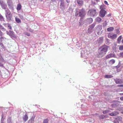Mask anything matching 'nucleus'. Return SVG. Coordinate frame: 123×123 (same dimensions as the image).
Returning <instances> with one entry per match:
<instances>
[{
	"label": "nucleus",
	"mask_w": 123,
	"mask_h": 123,
	"mask_svg": "<svg viewBox=\"0 0 123 123\" xmlns=\"http://www.w3.org/2000/svg\"><path fill=\"white\" fill-rule=\"evenodd\" d=\"M108 47L107 45H103L98 49V51L97 54V57L99 58L103 56L107 51Z\"/></svg>",
	"instance_id": "f257e3e1"
},
{
	"label": "nucleus",
	"mask_w": 123,
	"mask_h": 123,
	"mask_svg": "<svg viewBox=\"0 0 123 123\" xmlns=\"http://www.w3.org/2000/svg\"><path fill=\"white\" fill-rule=\"evenodd\" d=\"M79 14V16L81 17H83L86 14V12L84 8H82L79 10V12L77 11L75 13V16H77Z\"/></svg>",
	"instance_id": "f03ea898"
},
{
	"label": "nucleus",
	"mask_w": 123,
	"mask_h": 123,
	"mask_svg": "<svg viewBox=\"0 0 123 123\" xmlns=\"http://www.w3.org/2000/svg\"><path fill=\"white\" fill-rule=\"evenodd\" d=\"M5 12V15L8 21L11 20L12 17V15L11 12L10 11L9 9L7 10H6Z\"/></svg>",
	"instance_id": "7ed1b4c3"
},
{
	"label": "nucleus",
	"mask_w": 123,
	"mask_h": 123,
	"mask_svg": "<svg viewBox=\"0 0 123 123\" xmlns=\"http://www.w3.org/2000/svg\"><path fill=\"white\" fill-rule=\"evenodd\" d=\"M97 14V12L96 10L93 9L89 10L87 12V14L91 16H94L96 15Z\"/></svg>",
	"instance_id": "20e7f679"
},
{
	"label": "nucleus",
	"mask_w": 123,
	"mask_h": 123,
	"mask_svg": "<svg viewBox=\"0 0 123 123\" xmlns=\"http://www.w3.org/2000/svg\"><path fill=\"white\" fill-rule=\"evenodd\" d=\"M68 4H65L64 2L60 3V7L62 10L64 11L65 9L68 7Z\"/></svg>",
	"instance_id": "39448f33"
},
{
	"label": "nucleus",
	"mask_w": 123,
	"mask_h": 123,
	"mask_svg": "<svg viewBox=\"0 0 123 123\" xmlns=\"http://www.w3.org/2000/svg\"><path fill=\"white\" fill-rule=\"evenodd\" d=\"M96 30L95 32L97 33L98 35H100L102 33V31H101L102 28V26L101 25H98L96 27Z\"/></svg>",
	"instance_id": "423d86ee"
},
{
	"label": "nucleus",
	"mask_w": 123,
	"mask_h": 123,
	"mask_svg": "<svg viewBox=\"0 0 123 123\" xmlns=\"http://www.w3.org/2000/svg\"><path fill=\"white\" fill-rule=\"evenodd\" d=\"M7 2L9 8L11 10H13V7L12 0H7Z\"/></svg>",
	"instance_id": "0eeeda50"
},
{
	"label": "nucleus",
	"mask_w": 123,
	"mask_h": 123,
	"mask_svg": "<svg viewBox=\"0 0 123 123\" xmlns=\"http://www.w3.org/2000/svg\"><path fill=\"white\" fill-rule=\"evenodd\" d=\"M6 34L10 36L12 38H16V36L14 34V32L12 31H6Z\"/></svg>",
	"instance_id": "6e6552de"
},
{
	"label": "nucleus",
	"mask_w": 123,
	"mask_h": 123,
	"mask_svg": "<svg viewBox=\"0 0 123 123\" xmlns=\"http://www.w3.org/2000/svg\"><path fill=\"white\" fill-rule=\"evenodd\" d=\"M117 36V34H113L111 33H109L108 35V38L112 39H115L116 38Z\"/></svg>",
	"instance_id": "1a4fd4ad"
},
{
	"label": "nucleus",
	"mask_w": 123,
	"mask_h": 123,
	"mask_svg": "<svg viewBox=\"0 0 123 123\" xmlns=\"http://www.w3.org/2000/svg\"><path fill=\"white\" fill-rule=\"evenodd\" d=\"M0 4L2 8L4 9L5 11L6 10H7L8 9L7 8L6 4L5 3L4 1L3 2H2Z\"/></svg>",
	"instance_id": "9d476101"
},
{
	"label": "nucleus",
	"mask_w": 123,
	"mask_h": 123,
	"mask_svg": "<svg viewBox=\"0 0 123 123\" xmlns=\"http://www.w3.org/2000/svg\"><path fill=\"white\" fill-rule=\"evenodd\" d=\"M106 11L104 9L101 10L99 12V16L101 17H104L105 15Z\"/></svg>",
	"instance_id": "9b49d317"
},
{
	"label": "nucleus",
	"mask_w": 123,
	"mask_h": 123,
	"mask_svg": "<svg viewBox=\"0 0 123 123\" xmlns=\"http://www.w3.org/2000/svg\"><path fill=\"white\" fill-rule=\"evenodd\" d=\"M114 80L117 84H120L123 83V80L119 79H114Z\"/></svg>",
	"instance_id": "f8f14e48"
},
{
	"label": "nucleus",
	"mask_w": 123,
	"mask_h": 123,
	"mask_svg": "<svg viewBox=\"0 0 123 123\" xmlns=\"http://www.w3.org/2000/svg\"><path fill=\"white\" fill-rule=\"evenodd\" d=\"M93 21V19L92 18H89L86 19L85 20V22L89 24H90Z\"/></svg>",
	"instance_id": "ddd939ff"
},
{
	"label": "nucleus",
	"mask_w": 123,
	"mask_h": 123,
	"mask_svg": "<svg viewBox=\"0 0 123 123\" xmlns=\"http://www.w3.org/2000/svg\"><path fill=\"white\" fill-rule=\"evenodd\" d=\"M115 55L114 54H111L107 55L106 57V59H108L109 58L112 57H115Z\"/></svg>",
	"instance_id": "4468645a"
},
{
	"label": "nucleus",
	"mask_w": 123,
	"mask_h": 123,
	"mask_svg": "<svg viewBox=\"0 0 123 123\" xmlns=\"http://www.w3.org/2000/svg\"><path fill=\"white\" fill-rule=\"evenodd\" d=\"M88 111L87 110H82L80 112L81 114L84 116H87L89 114L88 113Z\"/></svg>",
	"instance_id": "2eb2a0df"
},
{
	"label": "nucleus",
	"mask_w": 123,
	"mask_h": 123,
	"mask_svg": "<svg viewBox=\"0 0 123 123\" xmlns=\"http://www.w3.org/2000/svg\"><path fill=\"white\" fill-rule=\"evenodd\" d=\"M118 114V112L114 111L111 113H110L109 115L111 116H115Z\"/></svg>",
	"instance_id": "dca6fc26"
},
{
	"label": "nucleus",
	"mask_w": 123,
	"mask_h": 123,
	"mask_svg": "<svg viewBox=\"0 0 123 123\" xmlns=\"http://www.w3.org/2000/svg\"><path fill=\"white\" fill-rule=\"evenodd\" d=\"M103 40V37H100L98 39L97 41L98 43L101 44L102 43Z\"/></svg>",
	"instance_id": "f3484780"
},
{
	"label": "nucleus",
	"mask_w": 123,
	"mask_h": 123,
	"mask_svg": "<svg viewBox=\"0 0 123 123\" xmlns=\"http://www.w3.org/2000/svg\"><path fill=\"white\" fill-rule=\"evenodd\" d=\"M28 119V117L27 115L26 114H25V115L23 117V119L25 122H26L27 121Z\"/></svg>",
	"instance_id": "a211bd4d"
},
{
	"label": "nucleus",
	"mask_w": 123,
	"mask_h": 123,
	"mask_svg": "<svg viewBox=\"0 0 123 123\" xmlns=\"http://www.w3.org/2000/svg\"><path fill=\"white\" fill-rule=\"evenodd\" d=\"M95 20L97 22L100 23L102 21V19L100 17H98L95 19Z\"/></svg>",
	"instance_id": "6ab92c4d"
},
{
	"label": "nucleus",
	"mask_w": 123,
	"mask_h": 123,
	"mask_svg": "<svg viewBox=\"0 0 123 123\" xmlns=\"http://www.w3.org/2000/svg\"><path fill=\"white\" fill-rule=\"evenodd\" d=\"M76 1L79 6H81L82 5L83 1L82 0H76Z\"/></svg>",
	"instance_id": "aec40b11"
},
{
	"label": "nucleus",
	"mask_w": 123,
	"mask_h": 123,
	"mask_svg": "<svg viewBox=\"0 0 123 123\" xmlns=\"http://www.w3.org/2000/svg\"><path fill=\"white\" fill-rule=\"evenodd\" d=\"M34 117H32L28 121V123H34Z\"/></svg>",
	"instance_id": "412c9836"
},
{
	"label": "nucleus",
	"mask_w": 123,
	"mask_h": 123,
	"mask_svg": "<svg viewBox=\"0 0 123 123\" xmlns=\"http://www.w3.org/2000/svg\"><path fill=\"white\" fill-rule=\"evenodd\" d=\"M122 38V36H120L117 39V43L119 44L121 41V39Z\"/></svg>",
	"instance_id": "4be33fe9"
},
{
	"label": "nucleus",
	"mask_w": 123,
	"mask_h": 123,
	"mask_svg": "<svg viewBox=\"0 0 123 123\" xmlns=\"http://www.w3.org/2000/svg\"><path fill=\"white\" fill-rule=\"evenodd\" d=\"M114 30V28L113 27H111L107 29V31H113Z\"/></svg>",
	"instance_id": "5701e85b"
},
{
	"label": "nucleus",
	"mask_w": 123,
	"mask_h": 123,
	"mask_svg": "<svg viewBox=\"0 0 123 123\" xmlns=\"http://www.w3.org/2000/svg\"><path fill=\"white\" fill-rule=\"evenodd\" d=\"M21 8V5L19 3L17 6V9L18 11H19Z\"/></svg>",
	"instance_id": "b1692460"
},
{
	"label": "nucleus",
	"mask_w": 123,
	"mask_h": 123,
	"mask_svg": "<svg viewBox=\"0 0 123 123\" xmlns=\"http://www.w3.org/2000/svg\"><path fill=\"white\" fill-rule=\"evenodd\" d=\"M99 118L100 119H103L105 118H107V116L106 115H101L99 116Z\"/></svg>",
	"instance_id": "393cba45"
},
{
	"label": "nucleus",
	"mask_w": 123,
	"mask_h": 123,
	"mask_svg": "<svg viewBox=\"0 0 123 123\" xmlns=\"http://www.w3.org/2000/svg\"><path fill=\"white\" fill-rule=\"evenodd\" d=\"M96 24V23H93L92 24L90 25L89 26V27L93 29V28H94V27L95 26Z\"/></svg>",
	"instance_id": "a878e982"
},
{
	"label": "nucleus",
	"mask_w": 123,
	"mask_h": 123,
	"mask_svg": "<svg viewBox=\"0 0 123 123\" xmlns=\"http://www.w3.org/2000/svg\"><path fill=\"white\" fill-rule=\"evenodd\" d=\"M93 29L89 27L87 30V32L88 33H91L93 31Z\"/></svg>",
	"instance_id": "bb28decb"
},
{
	"label": "nucleus",
	"mask_w": 123,
	"mask_h": 123,
	"mask_svg": "<svg viewBox=\"0 0 123 123\" xmlns=\"http://www.w3.org/2000/svg\"><path fill=\"white\" fill-rule=\"evenodd\" d=\"M5 119V117L3 116V114L1 116V123H4V121Z\"/></svg>",
	"instance_id": "cd10ccee"
},
{
	"label": "nucleus",
	"mask_w": 123,
	"mask_h": 123,
	"mask_svg": "<svg viewBox=\"0 0 123 123\" xmlns=\"http://www.w3.org/2000/svg\"><path fill=\"white\" fill-rule=\"evenodd\" d=\"M113 76L111 75H105V77L106 78H112Z\"/></svg>",
	"instance_id": "c85d7f7f"
},
{
	"label": "nucleus",
	"mask_w": 123,
	"mask_h": 123,
	"mask_svg": "<svg viewBox=\"0 0 123 123\" xmlns=\"http://www.w3.org/2000/svg\"><path fill=\"white\" fill-rule=\"evenodd\" d=\"M15 21L17 23H20L21 22L19 18H15Z\"/></svg>",
	"instance_id": "c756f323"
},
{
	"label": "nucleus",
	"mask_w": 123,
	"mask_h": 123,
	"mask_svg": "<svg viewBox=\"0 0 123 123\" xmlns=\"http://www.w3.org/2000/svg\"><path fill=\"white\" fill-rule=\"evenodd\" d=\"M0 19L1 21H4V18L3 16L0 14Z\"/></svg>",
	"instance_id": "7c9ffc66"
},
{
	"label": "nucleus",
	"mask_w": 123,
	"mask_h": 123,
	"mask_svg": "<svg viewBox=\"0 0 123 123\" xmlns=\"http://www.w3.org/2000/svg\"><path fill=\"white\" fill-rule=\"evenodd\" d=\"M105 6L104 5L101 6L100 7V9L101 10H102V9H105Z\"/></svg>",
	"instance_id": "2f4dec72"
},
{
	"label": "nucleus",
	"mask_w": 123,
	"mask_h": 123,
	"mask_svg": "<svg viewBox=\"0 0 123 123\" xmlns=\"http://www.w3.org/2000/svg\"><path fill=\"white\" fill-rule=\"evenodd\" d=\"M48 120L47 118L46 119L44 120L43 123H48Z\"/></svg>",
	"instance_id": "473e14b6"
},
{
	"label": "nucleus",
	"mask_w": 123,
	"mask_h": 123,
	"mask_svg": "<svg viewBox=\"0 0 123 123\" xmlns=\"http://www.w3.org/2000/svg\"><path fill=\"white\" fill-rule=\"evenodd\" d=\"M115 62V61L113 59L112 60H111L110 61V62L111 64H113Z\"/></svg>",
	"instance_id": "72a5a7b5"
},
{
	"label": "nucleus",
	"mask_w": 123,
	"mask_h": 123,
	"mask_svg": "<svg viewBox=\"0 0 123 123\" xmlns=\"http://www.w3.org/2000/svg\"><path fill=\"white\" fill-rule=\"evenodd\" d=\"M119 49L120 50H123V45H120L119 46Z\"/></svg>",
	"instance_id": "f704fd0d"
},
{
	"label": "nucleus",
	"mask_w": 123,
	"mask_h": 123,
	"mask_svg": "<svg viewBox=\"0 0 123 123\" xmlns=\"http://www.w3.org/2000/svg\"><path fill=\"white\" fill-rule=\"evenodd\" d=\"M107 21H105V23H104L103 24V27H106L107 25Z\"/></svg>",
	"instance_id": "c9c22d12"
},
{
	"label": "nucleus",
	"mask_w": 123,
	"mask_h": 123,
	"mask_svg": "<svg viewBox=\"0 0 123 123\" xmlns=\"http://www.w3.org/2000/svg\"><path fill=\"white\" fill-rule=\"evenodd\" d=\"M110 111L108 110H106L103 111V113L104 114H105L108 113Z\"/></svg>",
	"instance_id": "e433bc0d"
},
{
	"label": "nucleus",
	"mask_w": 123,
	"mask_h": 123,
	"mask_svg": "<svg viewBox=\"0 0 123 123\" xmlns=\"http://www.w3.org/2000/svg\"><path fill=\"white\" fill-rule=\"evenodd\" d=\"M11 118L10 117L8 118L7 119V122L8 123H11Z\"/></svg>",
	"instance_id": "4c0bfd02"
},
{
	"label": "nucleus",
	"mask_w": 123,
	"mask_h": 123,
	"mask_svg": "<svg viewBox=\"0 0 123 123\" xmlns=\"http://www.w3.org/2000/svg\"><path fill=\"white\" fill-rule=\"evenodd\" d=\"M84 23V22H82V21H81V20L80 19V21L79 23V25L80 26L82 25Z\"/></svg>",
	"instance_id": "58836bf2"
},
{
	"label": "nucleus",
	"mask_w": 123,
	"mask_h": 123,
	"mask_svg": "<svg viewBox=\"0 0 123 123\" xmlns=\"http://www.w3.org/2000/svg\"><path fill=\"white\" fill-rule=\"evenodd\" d=\"M0 60L2 62L4 61V60L3 59V58L2 57L1 55L0 54Z\"/></svg>",
	"instance_id": "ea45409f"
},
{
	"label": "nucleus",
	"mask_w": 123,
	"mask_h": 123,
	"mask_svg": "<svg viewBox=\"0 0 123 123\" xmlns=\"http://www.w3.org/2000/svg\"><path fill=\"white\" fill-rule=\"evenodd\" d=\"M24 34L27 36H30V33L27 32H24Z\"/></svg>",
	"instance_id": "a19ab883"
},
{
	"label": "nucleus",
	"mask_w": 123,
	"mask_h": 123,
	"mask_svg": "<svg viewBox=\"0 0 123 123\" xmlns=\"http://www.w3.org/2000/svg\"><path fill=\"white\" fill-rule=\"evenodd\" d=\"M114 123H119L118 122L116 119L114 120Z\"/></svg>",
	"instance_id": "79ce46f5"
},
{
	"label": "nucleus",
	"mask_w": 123,
	"mask_h": 123,
	"mask_svg": "<svg viewBox=\"0 0 123 123\" xmlns=\"http://www.w3.org/2000/svg\"><path fill=\"white\" fill-rule=\"evenodd\" d=\"M0 28L2 29H5L0 24Z\"/></svg>",
	"instance_id": "37998d69"
},
{
	"label": "nucleus",
	"mask_w": 123,
	"mask_h": 123,
	"mask_svg": "<svg viewBox=\"0 0 123 123\" xmlns=\"http://www.w3.org/2000/svg\"><path fill=\"white\" fill-rule=\"evenodd\" d=\"M8 27L9 28L10 30H11L12 29L11 26L9 24H8Z\"/></svg>",
	"instance_id": "c03bdc74"
},
{
	"label": "nucleus",
	"mask_w": 123,
	"mask_h": 123,
	"mask_svg": "<svg viewBox=\"0 0 123 123\" xmlns=\"http://www.w3.org/2000/svg\"><path fill=\"white\" fill-rule=\"evenodd\" d=\"M120 55L121 56L123 57V52H120Z\"/></svg>",
	"instance_id": "a18cd8bd"
},
{
	"label": "nucleus",
	"mask_w": 123,
	"mask_h": 123,
	"mask_svg": "<svg viewBox=\"0 0 123 123\" xmlns=\"http://www.w3.org/2000/svg\"><path fill=\"white\" fill-rule=\"evenodd\" d=\"M104 3L106 5H108L109 4H108L107 2L106 1H104Z\"/></svg>",
	"instance_id": "49530a36"
},
{
	"label": "nucleus",
	"mask_w": 123,
	"mask_h": 123,
	"mask_svg": "<svg viewBox=\"0 0 123 123\" xmlns=\"http://www.w3.org/2000/svg\"><path fill=\"white\" fill-rule=\"evenodd\" d=\"M66 1L67 3V4H69V3L70 2V1L69 0H66Z\"/></svg>",
	"instance_id": "de8ad7c7"
},
{
	"label": "nucleus",
	"mask_w": 123,
	"mask_h": 123,
	"mask_svg": "<svg viewBox=\"0 0 123 123\" xmlns=\"http://www.w3.org/2000/svg\"><path fill=\"white\" fill-rule=\"evenodd\" d=\"M58 1H60V3L63 2H64V0H58Z\"/></svg>",
	"instance_id": "09e8293b"
},
{
	"label": "nucleus",
	"mask_w": 123,
	"mask_h": 123,
	"mask_svg": "<svg viewBox=\"0 0 123 123\" xmlns=\"http://www.w3.org/2000/svg\"><path fill=\"white\" fill-rule=\"evenodd\" d=\"M111 106L113 107H115L116 106V104H113L111 105Z\"/></svg>",
	"instance_id": "8fccbe9b"
},
{
	"label": "nucleus",
	"mask_w": 123,
	"mask_h": 123,
	"mask_svg": "<svg viewBox=\"0 0 123 123\" xmlns=\"http://www.w3.org/2000/svg\"><path fill=\"white\" fill-rule=\"evenodd\" d=\"M3 35V33L0 30V36H2Z\"/></svg>",
	"instance_id": "3c124183"
},
{
	"label": "nucleus",
	"mask_w": 123,
	"mask_h": 123,
	"mask_svg": "<svg viewBox=\"0 0 123 123\" xmlns=\"http://www.w3.org/2000/svg\"><path fill=\"white\" fill-rule=\"evenodd\" d=\"M120 99L122 100H123V97H121Z\"/></svg>",
	"instance_id": "603ef678"
},
{
	"label": "nucleus",
	"mask_w": 123,
	"mask_h": 123,
	"mask_svg": "<svg viewBox=\"0 0 123 123\" xmlns=\"http://www.w3.org/2000/svg\"><path fill=\"white\" fill-rule=\"evenodd\" d=\"M0 66L1 67H2L3 66V64L1 63H0Z\"/></svg>",
	"instance_id": "864d4df0"
},
{
	"label": "nucleus",
	"mask_w": 123,
	"mask_h": 123,
	"mask_svg": "<svg viewBox=\"0 0 123 123\" xmlns=\"http://www.w3.org/2000/svg\"><path fill=\"white\" fill-rule=\"evenodd\" d=\"M0 39L2 41V40L3 39V38L2 37H0Z\"/></svg>",
	"instance_id": "5fc2aeb1"
},
{
	"label": "nucleus",
	"mask_w": 123,
	"mask_h": 123,
	"mask_svg": "<svg viewBox=\"0 0 123 123\" xmlns=\"http://www.w3.org/2000/svg\"><path fill=\"white\" fill-rule=\"evenodd\" d=\"M4 1L2 0H0V4L2 2H3Z\"/></svg>",
	"instance_id": "6e6d98bb"
},
{
	"label": "nucleus",
	"mask_w": 123,
	"mask_h": 123,
	"mask_svg": "<svg viewBox=\"0 0 123 123\" xmlns=\"http://www.w3.org/2000/svg\"><path fill=\"white\" fill-rule=\"evenodd\" d=\"M118 86L123 87V85H119Z\"/></svg>",
	"instance_id": "4d7b16f0"
},
{
	"label": "nucleus",
	"mask_w": 123,
	"mask_h": 123,
	"mask_svg": "<svg viewBox=\"0 0 123 123\" xmlns=\"http://www.w3.org/2000/svg\"><path fill=\"white\" fill-rule=\"evenodd\" d=\"M51 1H52L53 2H54L55 1V0H51Z\"/></svg>",
	"instance_id": "13d9d810"
},
{
	"label": "nucleus",
	"mask_w": 123,
	"mask_h": 123,
	"mask_svg": "<svg viewBox=\"0 0 123 123\" xmlns=\"http://www.w3.org/2000/svg\"><path fill=\"white\" fill-rule=\"evenodd\" d=\"M29 31L31 32H32L33 31L32 30H30Z\"/></svg>",
	"instance_id": "bf43d9fd"
},
{
	"label": "nucleus",
	"mask_w": 123,
	"mask_h": 123,
	"mask_svg": "<svg viewBox=\"0 0 123 123\" xmlns=\"http://www.w3.org/2000/svg\"><path fill=\"white\" fill-rule=\"evenodd\" d=\"M122 43H123V39H122Z\"/></svg>",
	"instance_id": "052dcab7"
},
{
	"label": "nucleus",
	"mask_w": 123,
	"mask_h": 123,
	"mask_svg": "<svg viewBox=\"0 0 123 123\" xmlns=\"http://www.w3.org/2000/svg\"><path fill=\"white\" fill-rule=\"evenodd\" d=\"M1 45H1V46H3V44H1Z\"/></svg>",
	"instance_id": "680f3d73"
},
{
	"label": "nucleus",
	"mask_w": 123,
	"mask_h": 123,
	"mask_svg": "<svg viewBox=\"0 0 123 123\" xmlns=\"http://www.w3.org/2000/svg\"><path fill=\"white\" fill-rule=\"evenodd\" d=\"M1 45H1V46H3V44H1Z\"/></svg>",
	"instance_id": "e2e57ef3"
},
{
	"label": "nucleus",
	"mask_w": 123,
	"mask_h": 123,
	"mask_svg": "<svg viewBox=\"0 0 123 123\" xmlns=\"http://www.w3.org/2000/svg\"><path fill=\"white\" fill-rule=\"evenodd\" d=\"M1 45H1V46H3V44H1Z\"/></svg>",
	"instance_id": "0e129e2a"
},
{
	"label": "nucleus",
	"mask_w": 123,
	"mask_h": 123,
	"mask_svg": "<svg viewBox=\"0 0 123 123\" xmlns=\"http://www.w3.org/2000/svg\"><path fill=\"white\" fill-rule=\"evenodd\" d=\"M109 15H110V14H109H109L108 15V16H109Z\"/></svg>",
	"instance_id": "69168bd1"
},
{
	"label": "nucleus",
	"mask_w": 123,
	"mask_h": 123,
	"mask_svg": "<svg viewBox=\"0 0 123 123\" xmlns=\"http://www.w3.org/2000/svg\"><path fill=\"white\" fill-rule=\"evenodd\" d=\"M109 15H110V14H109H109L108 15V16H109Z\"/></svg>",
	"instance_id": "338daca9"
},
{
	"label": "nucleus",
	"mask_w": 123,
	"mask_h": 123,
	"mask_svg": "<svg viewBox=\"0 0 123 123\" xmlns=\"http://www.w3.org/2000/svg\"><path fill=\"white\" fill-rule=\"evenodd\" d=\"M109 15H110V14H109H109L108 15V16H109Z\"/></svg>",
	"instance_id": "774afa93"
}]
</instances>
